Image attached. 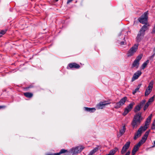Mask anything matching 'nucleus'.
Wrapping results in <instances>:
<instances>
[{"label": "nucleus", "instance_id": "nucleus-1", "mask_svg": "<svg viewBox=\"0 0 155 155\" xmlns=\"http://www.w3.org/2000/svg\"><path fill=\"white\" fill-rule=\"evenodd\" d=\"M142 119L143 118L141 117V113H138L136 114L134 116L131 123L133 128H136L140 124Z\"/></svg>", "mask_w": 155, "mask_h": 155}, {"label": "nucleus", "instance_id": "nucleus-2", "mask_svg": "<svg viewBox=\"0 0 155 155\" xmlns=\"http://www.w3.org/2000/svg\"><path fill=\"white\" fill-rule=\"evenodd\" d=\"M147 26L146 25H143L140 29L136 38L137 42H139L140 41L145 34V32L147 30Z\"/></svg>", "mask_w": 155, "mask_h": 155}, {"label": "nucleus", "instance_id": "nucleus-3", "mask_svg": "<svg viewBox=\"0 0 155 155\" xmlns=\"http://www.w3.org/2000/svg\"><path fill=\"white\" fill-rule=\"evenodd\" d=\"M84 148V147L83 146H78L72 148L71 149L70 151L67 150L68 152H66L69 153L71 152L73 155H76L78 153L81 152Z\"/></svg>", "mask_w": 155, "mask_h": 155}, {"label": "nucleus", "instance_id": "nucleus-4", "mask_svg": "<svg viewBox=\"0 0 155 155\" xmlns=\"http://www.w3.org/2000/svg\"><path fill=\"white\" fill-rule=\"evenodd\" d=\"M138 44H135L127 52V56L131 57L134 55L138 49Z\"/></svg>", "mask_w": 155, "mask_h": 155}, {"label": "nucleus", "instance_id": "nucleus-5", "mask_svg": "<svg viewBox=\"0 0 155 155\" xmlns=\"http://www.w3.org/2000/svg\"><path fill=\"white\" fill-rule=\"evenodd\" d=\"M147 18L148 13L147 12H146L138 18V20L140 23L146 24L147 22Z\"/></svg>", "mask_w": 155, "mask_h": 155}, {"label": "nucleus", "instance_id": "nucleus-6", "mask_svg": "<svg viewBox=\"0 0 155 155\" xmlns=\"http://www.w3.org/2000/svg\"><path fill=\"white\" fill-rule=\"evenodd\" d=\"M127 100L126 97L122 98L119 102L116 103L114 108L116 109L120 108L121 106L124 105Z\"/></svg>", "mask_w": 155, "mask_h": 155}, {"label": "nucleus", "instance_id": "nucleus-7", "mask_svg": "<svg viewBox=\"0 0 155 155\" xmlns=\"http://www.w3.org/2000/svg\"><path fill=\"white\" fill-rule=\"evenodd\" d=\"M134 102H132L129 104L125 108L123 115L124 116L126 115L133 108V106L135 105Z\"/></svg>", "mask_w": 155, "mask_h": 155}, {"label": "nucleus", "instance_id": "nucleus-8", "mask_svg": "<svg viewBox=\"0 0 155 155\" xmlns=\"http://www.w3.org/2000/svg\"><path fill=\"white\" fill-rule=\"evenodd\" d=\"M143 126H141L138 130L137 132L135 133V136L134 137V139L136 140L138 137H140L143 131H145Z\"/></svg>", "mask_w": 155, "mask_h": 155}, {"label": "nucleus", "instance_id": "nucleus-9", "mask_svg": "<svg viewBox=\"0 0 155 155\" xmlns=\"http://www.w3.org/2000/svg\"><path fill=\"white\" fill-rule=\"evenodd\" d=\"M110 103L105 101L101 102L97 105V107L99 109H102L105 107V106L108 105Z\"/></svg>", "mask_w": 155, "mask_h": 155}, {"label": "nucleus", "instance_id": "nucleus-10", "mask_svg": "<svg viewBox=\"0 0 155 155\" xmlns=\"http://www.w3.org/2000/svg\"><path fill=\"white\" fill-rule=\"evenodd\" d=\"M149 132V131L146 132L144 135L143 137L141 140L138 143V145L141 146L145 142L148 137Z\"/></svg>", "mask_w": 155, "mask_h": 155}, {"label": "nucleus", "instance_id": "nucleus-11", "mask_svg": "<svg viewBox=\"0 0 155 155\" xmlns=\"http://www.w3.org/2000/svg\"><path fill=\"white\" fill-rule=\"evenodd\" d=\"M152 116V114H151L147 119L145 122V125L144 127H143L144 130H145L147 128V126L149 125V123L150 122Z\"/></svg>", "mask_w": 155, "mask_h": 155}, {"label": "nucleus", "instance_id": "nucleus-12", "mask_svg": "<svg viewBox=\"0 0 155 155\" xmlns=\"http://www.w3.org/2000/svg\"><path fill=\"white\" fill-rule=\"evenodd\" d=\"M141 74L142 73L141 71H138L137 72H135L132 78V81H133L139 78V77L141 75Z\"/></svg>", "mask_w": 155, "mask_h": 155}, {"label": "nucleus", "instance_id": "nucleus-13", "mask_svg": "<svg viewBox=\"0 0 155 155\" xmlns=\"http://www.w3.org/2000/svg\"><path fill=\"white\" fill-rule=\"evenodd\" d=\"M140 145H138L137 143L134 146L132 152V155H134L136 152L138 150L139 148L140 147Z\"/></svg>", "mask_w": 155, "mask_h": 155}, {"label": "nucleus", "instance_id": "nucleus-14", "mask_svg": "<svg viewBox=\"0 0 155 155\" xmlns=\"http://www.w3.org/2000/svg\"><path fill=\"white\" fill-rule=\"evenodd\" d=\"M69 66L71 68H79L80 67L79 64L74 63L69 64Z\"/></svg>", "mask_w": 155, "mask_h": 155}, {"label": "nucleus", "instance_id": "nucleus-15", "mask_svg": "<svg viewBox=\"0 0 155 155\" xmlns=\"http://www.w3.org/2000/svg\"><path fill=\"white\" fill-rule=\"evenodd\" d=\"M66 152H68L67 150L62 149H61L59 153H55L51 154H48L47 155H60L61 154L65 153Z\"/></svg>", "mask_w": 155, "mask_h": 155}, {"label": "nucleus", "instance_id": "nucleus-16", "mask_svg": "<svg viewBox=\"0 0 155 155\" xmlns=\"http://www.w3.org/2000/svg\"><path fill=\"white\" fill-rule=\"evenodd\" d=\"M85 110L89 112H94L96 109L94 108H88L87 107H84Z\"/></svg>", "mask_w": 155, "mask_h": 155}, {"label": "nucleus", "instance_id": "nucleus-17", "mask_svg": "<svg viewBox=\"0 0 155 155\" xmlns=\"http://www.w3.org/2000/svg\"><path fill=\"white\" fill-rule=\"evenodd\" d=\"M118 150V148L117 147H115V148H114L112 150H111L109 153V155H114V154Z\"/></svg>", "mask_w": 155, "mask_h": 155}, {"label": "nucleus", "instance_id": "nucleus-18", "mask_svg": "<svg viewBox=\"0 0 155 155\" xmlns=\"http://www.w3.org/2000/svg\"><path fill=\"white\" fill-rule=\"evenodd\" d=\"M139 62L135 60L132 64V67H135L137 68L139 67Z\"/></svg>", "mask_w": 155, "mask_h": 155}, {"label": "nucleus", "instance_id": "nucleus-19", "mask_svg": "<svg viewBox=\"0 0 155 155\" xmlns=\"http://www.w3.org/2000/svg\"><path fill=\"white\" fill-rule=\"evenodd\" d=\"M24 95L27 97L31 98L33 95L32 93L29 92H26L24 93Z\"/></svg>", "mask_w": 155, "mask_h": 155}, {"label": "nucleus", "instance_id": "nucleus-20", "mask_svg": "<svg viewBox=\"0 0 155 155\" xmlns=\"http://www.w3.org/2000/svg\"><path fill=\"white\" fill-rule=\"evenodd\" d=\"M126 130V128L125 126H124L122 127V128L120 130V136L122 135L125 132Z\"/></svg>", "mask_w": 155, "mask_h": 155}, {"label": "nucleus", "instance_id": "nucleus-21", "mask_svg": "<svg viewBox=\"0 0 155 155\" xmlns=\"http://www.w3.org/2000/svg\"><path fill=\"white\" fill-rule=\"evenodd\" d=\"M98 150L97 147L95 148L94 149L92 150L88 155H92L96 152Z\"/></svg>", "mask_w": 155, "mask_h": 155}, {"label": "nucleus", "instance_id": "nucleus-22", "mask_svg": "<svg viewBox=\"0 0 155 155\" xmlns=\"http://www.w3.org/2000/svg\"><path fill=\"white\" fill-rule=\"evenodd\" d=\"M141 108V107H140L139 105H138L134 108V112L136 113L140 111Z\"/></svg>", "mask_w": 155, "mask_h": 155}, {"label": "nucleus", "instance_id": "nucleus-23", "mask_svg": "<svg viewBox=\"0 0 155 155\" xmlns=\"http://www.w3.org/2000/svg\"><path fill=\"white\" fill-rule=\"evenodd\" d=\"M130 141L127 142L123 147L128 149L130 147Z\"/></svg>", "mask_w": 155, "mask_h": 155}, {"label": "nucleus", "instance_id": "nucleus-24", "mask_svg": "<svg viewBox=\"0 0 155 155\" xmlns=\"http://www.w3.org/2000/svg\"><path fill=\"white\" fill-rule=\"evenodd\" d=\"M143 56V54H140L138 56L136 59L135 60L138 61V62H139L140 61L141 59L142 58Z\"/></svg>", "mask_w": 155, "mask_h": 155}, {"label": "nucleus", "instance_id": "nucleus-25", "mask_svg": "<svg viewBox=\"0 0 155 155\" xmlns=\"http://www.w3.org/2000/svg\"><path fill=\"white\" fill-rule=\"evenodd\" d=\"M153 87V84L150 83L148 87L146 90L151 91Z\"/></svg>", "mask_w": 155, "mask_h": 155}, {"label": "nucleus", "instance_id": "nucleus-26", "mask_svg": "<svg viewBox=\"0 0 155 155\" xmlns=\"http://www.w3.org/2000/svg\"><path fill=\"white\" fill-rule=\"evenodd\" d=\"M154 96H153L151 98H150L148 100L147 102L149 104H150L151 103H152L154 100Z\"/></svg>", "mask_w": 155, "mask_h": 155}, {"label": "nucleus", "instance_id": "nucleus-27", "mask_svg": "<svg viewBox=\"0 0 155 155\" xmlns=\"http://www.w3.org/2000/svg\"><path fill=\"white\" fill-rule=\"evenodd\" d=\"M127 149L122 147V149L121 151V153L122 154H124L127 151Z\"/></svg>", "mask_w": 155, "mask_h": 155}, {"label": "nucleus", "instance_id": "nucleus-28", "mask_svg": "<svg viewBox=\"0 0 155 155\" xmlns=\"http://www.w3.org/2000/svg\"><path fill=\"white\" fill-rule=\"evenodd\" d=\"M7 31V29H5V30H1V35H3L5 34V33L6 32V31Z\"/></svg>", "mask_w": 155, "mask_h": 155}, {"label": "nucleus", "instance_id": "nucleus-29", "mask_svg": "<svg viewBox=\"0 0 155 155\" xmlns=\"http://www.w3.org/2000/svg\"><path fill=\"white\" fill-rule=\"evenodd\" d=\"M139 89V87H137L134 90H133L132 93L133 94H134L137 92L138 91Z\"/></svg>", "mask_w": 155, "mask_h": 155}, {"label": "nucleus", "instance_id": "nucleus-30", "mask_svg": "<svg viewBox=\"0 0 155 155\" xmlns=\"http://www.w3.org/2000/svg\"><path fill=\"white\" fill-rule=\"evenodd\" d=\"M147 65V63H146L144 62L141 66L142 69H144L146 67Z\"/></svg>", "mask_w": 155, "mask_h": 155}, {"label": "nucleus", "instance_id": "nucleus-31", "mask_svg": "<svg viewBox=\"0 0 155 155\" xmlns=\"http://www.w3.org/2000/svg\"><path fill=\"white\" fill-rule=\"evenodd\" d=\"M151 91L147 90H146V91L145 92V96H147L150 93Z\"/></svg>", "mask_w": 155, "mask_h": 155}, {"label": "nucleus", "instance_id": "nucleus-32", "mask_svg": "<svg viewBox=\"0 0 155 155\" xmlns=\"http://www.w3.org/2000/svg\"><path fill=\"white\" fill-rule=\"evenodd\" d=\"M151 128L153 130L155 129V120L152 124Z\"/></svg>", "mask_w": 155, "mask_h": 155}, {"label": "nucleus", "instance_id": "nucleus-33", "mask_svg": "<svg viewBox=\"0 0 155 155\" xmlns=\"http://www.w3.org/2000/svg\"><path fill=\"white\" fill-rule=\"evenodd\" d=\"M149 105L150 104L147 103L146 104L143 108V109L144 110H145L148 107Z\"/></svg>", "mask_w": 155, "mask_h": 155}, {"label": "nucleus", "instance_id": "nucleus-34", "mask_svg": "<svg viewBox=\"0 0 155 155\" xmlns=\"http://www.w3.org/2000/svg\"><path fill=\"white\" fill-rule=\"evenodd\" d=\"M155 56V53H154L150 57V59H152Z\"/></svg>", "mask_w": 155, "mask_h": 155}, {"label": "nucleus", "instance_id": "nucleus-35", "mask_svg": "<svg viewBox=\"0 0 155 155\" xmlns=\"http://www.w3.org/2000/svg\"><path fill=\"white\" fill-rule=\"evenodd\" d=\"M130 151H128L124 155H130Z\"/></svg>", "mask_w": 155, "mask_h": 155}, {"label": "nucleus", "instance_id": "nucleus-36", "mask_svg": "<svg viewBox=\"0 0 155 155\" xmlns=\"http://www.w3.org/2000/svg\"><path fill=\"white\" fill-rule=\"evenodd\" d=\"M138 105H139L140 107H142L143 105L142 104V102H141Z\"/></svg>", "mask_w": 155, "mask_h": 155}, {"label": "nucleus", "instance_id": "nucleus-37", "mask_svg": "<svg viewBox=\"0 0 155 155\" xmlns=\"http://www.w3.org/2000/svg\"><path fill=\"white\" fill-rule=\"evenodd\" d=\"M141 102H142V104L144 105V104L145 103V102H146V101L145 100H142Z\"/></svg>", "mask_w": 155, "mask_h": 155}, {"label": "nucleus", "instance_id": "nucleus-38", "mask_svg": "<svg viewBox=\"0 0 155 155\" xmlns=\"http://www.w3.org/2000/svg\"><path fill=\"white\" fill-rule=\"evenodd\" d=\"M125 42L124 41H122L120 42V44L123 45L125 44Z\"/></svg>", "mask_w": 155, "mask_h": 155}, {"label": "nucleus", "instance_id": "nucleus-39", "mask_svg": "<svg viewBox=\"0 0 155 155\" xmlns=\"http://www.w3.org/2000/svg\"><path fill=\"white\" fill-rule=\"evenodd\" d=\"M152 32L153 33H154L155 32V29L154 27V28H153V29L152 30Z\"/></svg>", "mask_w": 155, "mask_h": 155}, {"label": "nucleus", "instance_id": "nucleus-40", "mask_svg": "<svg viewBox=\"0 0 155 155\" xmlns=\"http://www.w3.org/2000/svg\"><path fill=\"white\" fill-rule=\"evenodd\" d=\"M155 147V141H154L153 142V145L152 146V147Z\"/></svg>", "mask_w": 155, "mask_h": 155}, {"label": "nucleus", "instance_id": "nucleus-41", "mask_svg": "<svg viewBox=\"0 0 155 155\" xmlns=\"http://www.w3.org/2000/svg\"><path fill=\"white\" fill-rule=\"evenodd\" d=\"M149 61L148 60H147L144 63H147V64L148 63H149Z\"/></svg>", "mask_w": 155, "mask_h": 155}, {"label": "nucleus", "instance_id": "nucleus-42", "mask_svg": "<svg viewBox=\"0 0 155 155\" xmlns=\"http://www.w3.org/2000/svg\"><path fill=\"white\" fill-rule=\"evenodd\" d=\"M141 86V84H139L138 85V87H139V88H140V87Z\"/></svg>", "mask_w": 155, "mask_h": 155}, {"label": "nucleus", "instance_id": "nucleus-43", "mask_svg": "<svg viewBox=\"0 0 155 155\" xmlns=\"http://www.w3.org/2000/svg\"><path fill=\"white\" fill-rule=\"evenodd\" d=\"M0 107H1V108H2L4 107L2 106H1Z\"/></svg>", "mask_w": 155, "mask_h": 155}, {"label": "nucleus", "instance_id": "nucleus-44", "mask_svg": "<svg viewBox=\"0 0 155 155\" xmlns=\"http://www.w3.org/2000/svg\"><path fill=\"white\" fill-rule=\"evenodd\" d=\"M105 155H109L108 154H106Z\"/></svg>", "mask_w": 155, "mask_h": 155}, {"label": "nucleus", "instance_id": "nucleus-45", "mask_svg": "<svg viewBox=\"0 0 155 155\" xmlns=\"http://www.w3.org/2000/svg\"><path fill=\"white\" fill-rule=\"evenodd\" d=\"M154 50H155V48H154Z\"/></svg>", "mask_w": 155, "mask_h": 155}]
</instances>
